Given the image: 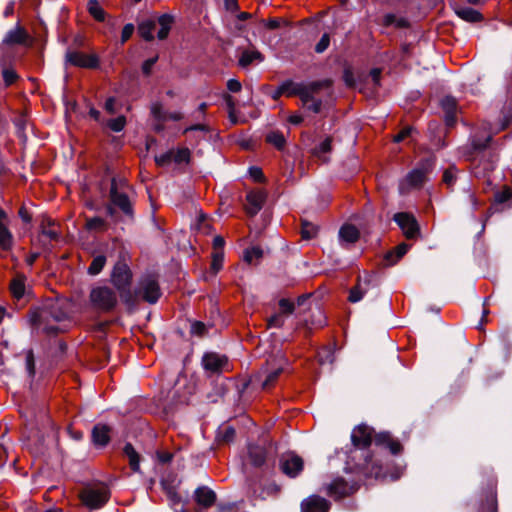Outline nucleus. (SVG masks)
<instances>
[{
	"mask_svg": "<svg viewBox=\"0 0 512 512\" xmlns=\"http://www.w3.org/2000/svg\"><path fill=\"white\" fill-rule=\"evenodd\" d=\"M320 84L318 82H313L310 84H304L299 97L303 103V105H307L314 98V94L319 90Z\"/></svg>",
	"mask_w": 512,
	"mask_h": 512,
	"instance_id": "nucleus-32",
	"label": "nucleus"
},
{
	"mask_svg": "<svg viewBox=\"0 0 512 512\" xmlns=\"http://www.w3.org/2000/svg\"><path fill=\"white\" fill-rule=\"evenodd\" d=\"M224 260V254L222 251H215L212 256L211 269L214 273H217L221 268Z\"/></svg>",
	"mask_w": 512,
	"mask_h": 512,
	"instance_id": "nucleus-45",
	"label": "nucleus"
},
{
	"mask_svg": "<svg viewBox=\"0 0 512 512\" xmlns=\"http://www.w3.org/2000/svg\"><path fill=\"white\" fill-rule=\"evenodd\" d=\"M105 263H106L105 256L98 255V256L94 257L89 268H88V273L91 275L99 274L102 271L103 267L105 266Z\"/></svg>",
	"mask_w": 512,
	"mask_h": 512,
	"instance_id": "nucleus-39",
	"label": "nucleus"
},
{
	"mask_svg": "<svg viewBox=\"0 0 512 512\" xmlns=\"http://www.w3.org/2000/svg\"><path fill=\"white\" fill-rule=\"evenodd\" d=\"M278 362L279 363L270 371L265 370L266 377L262 383V387L264 389L271 387L275 383L279 375L284 371V365L287 363V361L284 358H280L278 359Z\"/></svg>",
	"mask_w": 512,
	"mask_h": 512,
	"instance_id": "nucleus-24",
	"label": "nucleus"
},
{
	"mask_svg": "<svg viewBox=\"0 0 512 512\" xmlns=\"http://www.w3.org/2000/svg\"><path fill=\"white\" fill-rule=\"evenodd\" d=\"M380 76H381V69L374 68L370 71V77L372 78V81L375 86L379 85L380 82Z\"/></svg>",
	"mask_w": 512,
	"mask_h": 512,
	"instance_id": "nucleus-64",
	"label": "nucleus"
},
{
	"mask_svg": "<svg viewBox=\"0 0 512 512\" xmlns=\"http://www.w3.org/2000/svg\"><path fill=\"white\" fill-rule=\"evenodd\" d=\"M135 27L132 23L126 24L121 32V43L124 44L133 35Z\"/></svg>",
	"mask_w": 512,
	"mask_h": 512,
	"instance_id": "nucleus-50",
	"label": "nucleus"
},
{
	"mask_svg": "<svg viewBox=\"0 0 512 512\" xmlns=\"http://www.w3.org/2000/svg\"><path fill=\"white\" fill-rule=\"evenodd\" d=\"M319 362L321 364H325L327 362L332 363L333 362V356L329 350H324L318 354Z\"/></svg>",
	"mask_w": 512,
	"mask_h": 512,
	"instance_id": "nucleus-61",
	"label": "nucleus"
},
{
	"mask_svg": "<svg viewBox=\"0 0 512 512\" xmlns=\"http://www.w3.org/2000/svg\"><path fill=\"white\" fill-rule=\"evenodd\" d=\"M9 217L7 213L0 208V248L3 250H10L13 246V235L9 230Z\"/></svg>",
	"mask_w": 512,
	"mask_h": 512,
	"instance_id": "nucleus-14",
	"label": "nucleus"
},
{
	"mask_svg": "<svg viewBox=\"0 0 512 512\" xmlns=\"http://www.w3.org/2000/svg\"><path fill=\"white\" fill-rule=\"evenodd\" d=\"M26 38V32L22 28L16 27L7 32L3 43L7 45L22 44L26 41Z\"/></svg>",
	"mask_w": 512,
	"mask_h": 512,
	"instance_id": "nucleus-28",
	"label": "nucleus"
},
{
	"mask_svg": "<svg viewBox=\"0 0 512 512\" xmlns=\"http://www.w3.org/2000/svg\"><path fill=\"white\" fill-rule=\"evenodd\" d=\"M283 324L284 320L280 314H275L268 320V327H282Z\"/></svg>",
	"mask_w": 512,
	"mask_h": 512,
	"instance_id": "nucleus-57",
	"label": "nucleus"
},
{
	"mask_svg": "<svg viewBox=\"0 0 512 512\" xmlns=\"http://www.w3.org/2000/svg\"><path fill=\"white\" fill-rule=\"evenodd\" d=\"M512 197V191L509 188H505L495 194V200L498 203H504Z\"/></svg>",
	"mask_w": 512,
	"mask_h": 512,
	"instance_id": "nucleus-54",
	"label": "nucleus"
},
{
	"mask_svg": "<svg viewBox=\"0 0 512 512\" xmlns=\"http://www.w3.org/2000/svg\"><path fill=\"white\" fill-rule=\"evenodd\" d=\"M491 139H492L491 136H488L483 141L482 140H474L473 141L474 149H476V150L485 149L489 145Z\"/></svg>",
	"mask_w": 512,
	"mask_h": 512,
	"instance_id": "nucleus-62",
	"label": "nucleus"
},
{
	"mask_svg": "<svg viewBox=\"0 0 512 512\" xmlns=\"http://www.w3.org/2000/svg\"><path fill=\"white\" fill-rule=\"evenodd\" d=\"M371 278L369 274H365L364 277H358L356 285L350 289L348 300L351 303H357L363 299L371 287Z\"/></svg>",
	"mask_w": 512,
	"mask_h": 512,
	"instance_id": "nucleus-15",
	"label": "nucleus"
},
{
	"mask_svg": "<svg viewBox=\"0 0 512 512\" xmlns=\"http://www.w3.org/2000/svg\"><path fill=\"white\" fill-rule=\"evenodd\" d=\"M339 237L343 242L354 243L359 238V231L355 226L346 224L341 227Z\"/></svg>",
	"mask_w": 512,
	"mask_h": 512,
	"instance_id": "nucleus-31",
	"label": "nucleus"
},
{
	"mask_svg": "<svg viewBox=\"0 0 512 512\" xmlns=\"http://www.w3.org/2000/svg\"><path fill=\"white\" fill-rule=\"evenodd\" d=\"M267 194L264 190L257 189L247 193L246 211L250 216L256 215L263 207Z\"/></svg>",
	"mask_w": 512,
	"mask_h": 512,
	"instance_id": "nucleus-13",
	"label": "nucleus"
},
{
	"mask_svg": "<svg viewBox=\"0 0 512 512\" xmlns=\"http://www.w3.org/2000/svg\"><path fill=\"white\" fill-rule=\"evenodd\" d=\"M26 370L29 376L33 377L35 374L34 355L31 350L26 353Z\"/></svg>",
	"mask_w": 512,
	"mask_h": 512,
	"instance_id": "nucleus-51",
	"label": "nucleus"
},
{
	"mask_svg": "<svg viewBox=\"0 0 512 512\" xmlns=\"http://www.w3.org/2000/svg\"><path fill=\"white\" fill-rule=\"evenodd\" d=\"M242 88L241 83L237 79H229L227 82V89L230 92H239Z\"/></svg>",
	"mask_w": 512,
	"mask_h": 512,
	"instance_id": "nucleus-60",
	"label": "nucleus"
},
{
	"mask_svg": "<svg viewBox=\"0 0 512 512\" xmlns=\"http://www.w3.org/2000/svg\"><path fill=\"white\" fill-rule=\"evenodd\" d=\"M139 294L145 301L156 303L161 295L156 279L151 276L143 278L139 285Z\"/></svg>",
	"mask_w": 512,
	"mask_h": 512,
	"instance_id": "nucleus-9",
	"label": "nucleus"
},
{
	"mask_svg": "<svg viewBox=\"0 0 512 512\" xmlns=\"http://www.w3.org/2000/svg\"><path fill=\"white\" fill-rule=\"evenodd\" d=\"M279 306L281 308V311L286 314H291L295 309L294 303L284 298L279 301Z\"/></svg>",
	"mask_w": 512,
	"mask_h": 512,
	"instance_id": "nucleus-55",
	"label": "nucleus"
},
{
	"mask_svg": "<svg viewBox=\"0 0 512 512\" xmlns=\"http://www.w3.org/2000/svg\"><path fill=\"white\" fill-rule=\"evenodd\" d=\"M329 44H330L329 34L325 33L322 35L319 42L316 44L315 51L317 53H323L329 47Z\"/></svg>",
	"mask_w": 512,
	"mask_h": 512,
	"instance_id": "nucleus-49",
	"label": "nucleus"
},
{
	"mask_svg": "<svg viewBox=\"0 0 512 512\" xmlns=\"http://www.w3.org/2000/svg\"><path fill=\"white\" fill-rule=\"evenodd\" d=\"M374 441L376 445L389 448L392 454H398L402 449L401 444L398 441L392 439L391 435L387 432H382L375 435Z\"/></svg>",
	"mask_w": 512,
	"mask_h": 512,
	"instance_id": "nucleus-19",
	"label": "nucleus"
},
{
	"mask_svg": "<svg viewBox=\"0 0 512 512\" xmlns=\"http://www.w3.org/2000/svg\"><path fill=\"white\" fill-rule=\"evenodd\" d=\"M224 99H225V102H226V105H227V108L229 111V117L233 123H236V118L234 115L235 101H234L233 97L230 95H225Z\"/></svg>",
	"mask_w": 512,
	"mask_h": 512,
	"instance_id": "nucleus-52",
	"label": "nucleus"
},
{
	"mask_svg": "<svg viewBox=\"0 0 512 512\" xmlns=\"http://www.w3.org/2000/svg\"><path fill=\"white\" fill-rule=\"evenodd\" d=\"M65 58L66 63L80 68L93 69L99 66V58L96 54H85L79 51H68Z\"/></svg>",
	"mask_w": 512,
	"mask_h": 512,
	"instance_id": "nucleus-7",
	"label": "nucleus"
},
{
	"mask_svg": "<svg viewBox=\"0 0 512 512\" xmlns=\"http://www.w3.org/2000/svg\"><path fill=\"white\" fill-rule=\"evenodd\" d=\"M172 155H173V149L169 150L163 154L155 156V162L159 166L168 165L169 163L173 162Z\"/></svg>",
	"mask_w": 512,
	"mask_h": 512,
	"instance_id": "nucleus-47",
	"label": "nucleus"
},
{
	"mask_svg": "<svg viewBox=\"0 0 512 512\" xmlns=\"http://www.w3.org/2000/svg\"><path fill=\"white\" fill-rule=\"evenodd\" d=\"M191 152L188 148L182 147L173 150V162L176 164L189 163Z\"/></svg>",
	"mask_w": 512,
	"mask_h": 512,
	"instance_id": "nucleus-38",
	"label": "nucleus"
},
{
	"mask_svg": "<svg viewBox=\"0 0 512 512\" xmlns=\"http://www.w3.org/2000/svg\"><path fill=\"white\" fill-rule=\"evenodd\" d=\"M25 281V275L19 273L16 274L15 277L12 279L10 284V290L15 298L20 299L21 297H23L25 293Z\"/></svg>",
	"mask_w": 512,
	"mask_h": 512,
	"instance_id": "nucleus-29",
	"label": "nucleus"
},
{
	"mask_svg": "<svg viewBox=\"0 0 512 512\" xmlns=\"http://www.w3.org/2000/svg\"><path fill=\"white\" fill-rule=\"evenodd\" d=\"M172 21V17L167 14L161 15L157 19L144 20L138 25V33L146 41H151L154 39L153 32L157 25H159L160 29L157 32V37L160 40H163L168 36L170 32Z\"/></svg>",
	"mask_w": 512,
	"mask_h": 512,
	"instance_id": "nucleus-1",
	"label": "nucleus"
},
{
	"mask_svg": "<svg viewBox=\"0 0 512 512\" xmlns=\"http://www.w3.org/2000/svg\"><path fill=\"white\" fill-rule=\"evenodd\" d=\"M128 188V184L125 180H117L114 178L111 182L110 199L123 213L131 215L132 206L126 192Z\"/></svg>",
	"mask_w": 512,
	"mask_h": 512,
	"instance_id": "nucleus-5",
	"label": "nucleus"
},
{
	"mask_svg": "<svg viewBox=\"0 0 512 512\" xmlns=\"http://www.w3.org/2000/svg\"><path fill=\"white\" fill-rule=\"evenodd\" d=\"M303 85L304 83H296L290 80L285 81L275 91L274 98H277L280 95L299 96L303 89Z\"/></svg>",
	"mask_w": 512,
	"mask_h": 512,
	"instance_id": "nucleus-21",
	"label": "nucleus"
},
{
	"mask_svg": "<svg viewBox=\"0 0 512 512\" xmlns=\"http://www.w3.org/2000/svg\"><path fill=\"white\" fill-rule=\"evenodd\" d=\"M110 498V491L106 486H92L83 489L80 493L82 503L90 509H99Z\"/></svg>",
	"mask_w": 512,
	"mask_h": 512,
	"instance_id": "nucleus-4",
	"label": "nucleus"
},
{
	"mask_svg": "<svg viewBox=\"0 0 512 512\" xmlns=\"http://www.w3.org/2000/svg\"><path fill=\"white\" fill-rule=\"evenodd\" d=\"M308 110L314 112V113H319L320 110H321V106H322V102L321 100H318V99H313L310 103H308L307 105H304Z\"/></svg>",
	"mask_w": 512,
	"mask_h": 512,
	"instance_id": "nucleus-59",
	"label": "nucleus"
},
{
	"mask_svg": "<svg viewBox=\"0 0 512 512\" xmlns=\"http://www.w3.org/2000/svg\"><path fill=\"white\" fill-rule=\"evenodd\" d=\"M196 501L204 507H210L216 500V494L208 487H200L195 492Z\"/></svg>",
	"mask_w": 512,
	"mask_h": 512,
	"instance_id": "nucleus-26",
	"label": "nucleus"
},
{
	"mask_svg": "<svg viewBox=\"0 0 512 512\" xmlns=\"http://www.w3.org/2000/svg\"><path fill=\"white\" fill-rule=\"evenodd\" d=\"M151 114L157 121H167L166 111L163 110L162 104L159 102H155L151 105Z\"/></svg>",
	"mask_w": 512,
	"mask_h": 512,
	"instance_id": "nucleus-41",
	"label": "nucleus"
},
{
	"mask_svg": "<svg viewBox=\"0 0 512 512\" xmlns=\"http://www.w3.org/2000/svg\"><path fill=\"white\" fill-rule=\"evenodd\" d=\"M329 509V501L317 495L308 497L301 504L302 512H328Z\"/></svg>",
	"mask_w": 512,
	"mask_h": 512,
	"instance_id": "nucleus-16",
	"label": "nucleus"
},
{
	"mask_svg": "<svg viewBox=\"0 0 512 512\" xmlns=\"http://www.w3.org/2000/svg\"><path fill=\"white\" fill-rule=\"evenodd\" d=\"M2 75L6 86H10L17 79V74L12 69H4Z\"/></svg>",
	"mask_w": 512,
	"mask_h": 512,
	"instance_id": "nucleus-53",
	"label": "nucleus"
},
{
	"mask_svg": "<svg viewBox=\"0 0 512 512\" xmlns=\"http://www.w3.org/2000/svg\"><path fill=\"white\" fill-rule=\"evenodd\" d=\"M266 141L275 146L277 149H282L285 146L286 139L279 131H271L266 135Z\"/></svg>",
	"mask_w": 512,
	"mask_h": 512,
	"instance_id": "nucleus-36",
	"label": "nucleus"
},
{
	"mask_svg": "<svg viewBox=\"0 0 512 512\" xmlns=\"http://www.w3.org/2000/svg\"><path fill=\"white\" fill-rule=\"evenodd\" d=\"M248 460L251 465L261 467L266 461L265 449L259 445H250L248 447Z\"/></svg>",
	"mask_w": 512,
	"mask_h": 512,
	"instance_id": "nucleus-22",
	"label": "nucleus"
},
{
	"mask_svg": "<svg viewBox=\"0 0 512 512\" xmlns=\"http://www.w3.org/2000/svg\"><path fill=\"white\" fill-rule=\"evenodd\" d=\"M92 440L96 446H106L110 441V428L106 425H96L92 430Z\"/></svg>",
	"mask_w": 512,
	"mask_h": 512,
	"instance_id": "nucleus-20",
	"label": "nucleus"
},
{
	"mask_svg": "<svg viewBox=\"0 0 512 512\" xmlns=\"http://www.w3.org/2000/svg\"><path fill=\"white\" fill-rule=\"evenodd\" d=\"M131 280V274L128 267L125 264H118L114 267L112 273V281L114 285L119 289L123 290L129 286Z\"/></svg>",
	"mask_w": 512,
	"mask_h": 512,
	"instance_id": "nucleus-17",
	"label": "nucleus"
},
{
	"mask_svg": "<svg viewBox=\"0 0 512 512\" xmlns=\"http://www.w3.org/2000/svg\"><path fill=\"white\" fill-rule=\"evenodd\" d=\"M394 220L407 238H415L418 235L419 227L412 215L405 212L397 213Z\"/></svg>",
	"mask_w": 512,
	"mask_h": 512,
	"instance_id": "nucleus-12",
	"label": "nucleus"
},
{
	"mask_svg": "<svg viewBox=\"0 0 512 512\" xmlns=\"http://www.w3.org/2000/svg\"><path fill=\"white\" fill-rule=\"evenodd\" d=\"M90 301L95 308L108 311L117 304V296L113 289L107 286H97L90 292Z\"/></svg>",
	"mask_w": 512,
	"mask_h": 512,
	"instance_id": "nucleus-6",
	"label": "nucleus"
},
{
	"mask_svg": "<svg viewBox=\"0 0 512 512\" xmlns=\"http://www.w3.org/2000/svg\"><path fill=\"white\" fill-rule=\"evenodd\" d=\"M203 368L210 373H221L229 370L228 358L218 353H206L202 358Z\"/></svg>",
	"mask_w": 512,
	"mask_h": 512,
	"instance_id": "nucleus-8",
	"label": "nucleus"
},
{
	"mask_svg": "<svg viewBox=\"0 0 512 512\" xmlns=\"http://www.w3.org/2000/svg\"><path fill=\"white\" fill-rule=\"evenodd\" d=\"M123 452L129 460V465H130L131 469L134 472H139L140 471V465H139L140 458H139V454L136 452L134 447L130 443H127L124 446Z\"/></svg>",
	"mask_w": 512,
	"mask_h": 512,
	"instance_id": "nucleus-33",
	"label": "nucleus"
},
{
	"mask_svg": "<svg viewBox=\"0 0 512 512\" xmlns=\"http://www.w3.org/2000/svg\"><path fill=\"white\" fill-rule=\"evenodd\" d=\"M332 150V138L326 137L318 145L312 149V154L321 160L322 162H328L329 157L327 156Z\"/></svg>",
	"mask_w": 512,
	"mask_h": 512,
	"instance_id": "nucleus-25",
	"label": "nucleus"
},
{
	"mask_svg": "<svg viewBox=\"0 0 512 512\" xmlns=\"http://www.w3.org/2000/svg\"><path fill=\"white\" fill-rule=\"evenodd\" d=\"M126 125V118L124 116H119L114 119H110L107 121V126L114 132H120L124 129Z\"/></svg>",
	"mask_w": 512,
	"mask_h": 512,
	"instance_id": "nucleus-44",
	"label": "nucleus"
},
{
	"mask_svg": "<svg viewBox=\"0 0 512 512\" xmlns=\"http://www.w3.org/2000/svg\"><path fill=\"white\" fill-rule=\"evenodd\" d=\"M301 233L303 238L311 239L316 235L317 227L314 224L303 222Z\"/></svg>",
	"mask_w": 512,
	"mask_h": 512,
	"instance_id": "nucleus-46",
	"label": "nucleus"
},
{
	"mask_svg": "<svg viewBox=\"0 0 512 512\" xmlns=\"http://www.w3.org/2000/svg\"><path fill=\"white\" fill-rule=\"evenodd\" d=\"M87 7H88L89 13L95 20H97V21L105 20L106 13L97 0H89Z\"/></svg>",
	"mask_w": 512,
	"mask_h": 512,
	"instance_id": "nucleus-35",
	"label": "nucleus"
},
{
	"mask_svg": "<svg viewBox=\"0 0 512 512\" xmlns=\"http://www.w3.org/2000/svg\"><path fill=\"white\" fill-rule=\"evenodd\" d=\"M435 158L430 156L423 159L419 166L407 174V176L400 182L399 189L405 192L412 188L420 187L426 180V174L429 169L434 165Z\"/></svg>",
	"mask_w": 512,
	"mask_h": 512,
	"instance_id": "nucleus-3",
	"label": "nucleus"
},
{
	"mask_svg": "<svg viewBox=\"0 0 512 512\" xmlns=\"http://www.w3.org/2000/svg\"><path fill=\"white\" fill-rule=\"evenodd\" d=\"M158 60V56L152 57L144 61L142 64V71L145 75H149L152 71L153 66Z\"/></svg>",
	"mask_w": 512,
	"mask_h": 512,
	"instance_id": "nucleus-56",
	"label": "nucleus"
},
{
	"mask_svg": "<svg viewBox=\"0 0 512 512\" xmlns=\"http://www.w3.org/2000/svg\"><path fill=\"white\" fill-rule=\"evenodd\" d=\"M373 439V429L367 425L357 426L351 434V440L354 447L361 450L364 456L363 463H359V467L366 468L372 461V456L366 451V448L370 446Z\"/></svg>",
	"mask_w": 512,
	"mask_h": 512,
	"instance_id": "nucleus-2",
	"label": "nucleus"
},
{
	"mask_svg": "<svg viewBox=\"0 0 512 512\" xmlns=\"http://www.w3.org/2000/svg\"><path fill=\"white\" fill-rule=\"evenodd\" d=\"M235 429L231 426H225L218 432V439L221 442L229 443L234 439Z\"/></svg>",
	"mask_w": 512,
	"mask_h": 512,
	"instance_id": "nucleus-42",
	"label": "nucleus"
},
{
	"mask_svg": "<svg viewBox=\"0 0 512 512\" xmlns=\"http://www.w3.org/2000/svg\"><path fill=\"white\" fill-rule=\"evenodd\" d=\"M262 257V250L259 247H252L246 249L243 255V259L248 264H251L254 260Z\"/></svg>",
	"mask_w": 512,
	"mask_h": 512,
	"instance_id": "nucleus-40",
	"label": "nucleus"
},
{
	"mask_svg": "<svg viewBox=\"0 0 512 512\" xmlns=\"http://www.w3.org/2000/svg\"><path fill=\"white\" fill-rule=\"evenodd\" d=\"M414 131V129L412 127H406L404 128L403 130H401L395 137H394V141L395 142H401L402 140H404L405 138L409 137L412 132Z\"/></svg>",
	"mask_w": 512,
	"mask_h": 512,
	"instance_id": "nucleus-58",
	"label": "nucleus"
},
{
	"mask_svg": "<svg viewBox=\"0 0 512 512\" xmlns=\"http://www.w3.org/2000/svg\"><path fill=\"white\" fill-rule=\"evenodd\" d=\"M354 490V486L348 484L342 478H336L327 487V492L334 498H342L349 495Z\"/></svg>",
	"mask_w": 512,
	"mask_h": 512,
	"instance_id": "nucleus-18",
	"label": "nucleus"
},
{
	"mask_svg": "<svg viewBox=\"0 0 512 512\" xmlns=\"http://www.w3.org/2000/svg\"><path fill=\"white\" fill-rule=\"evenodd\" d=\"M41 235L49 242L56 241L59 238L60 231L55 222L49 218H45L41 223Z\"/></svg>",
	"mask_w": 512,
	"mask_h": 512,
	"instance_id": "nucleus-23",
	"label": "nucleus"
},
{
	"mask_svg": "<svg viewBox=\"0 0 512 512\" xmlns=\"http://www.w3.org/2000/svg\"><path fill=\"white\" fill-rule=\"evenodd\" d=\"M409 249V245L401 243L394 250L389 251L385 255V261L387 265L395 264L401 257H403Z\"/></svg>",
	"mask_w": 512,
	"mask_h": 512,
	"instance_id": "nucleus-34",
	"label": "nucleus"
},
{
	"mask_svg": "<svg viewBox=\"0 0 512 512\" xmlns=\"http://www.w3.org/2000/svg\"><path fill=\"white\" fill-rule=\"evenodd\" d=\"M40 318L43 321L50 319L55 322H62L68 318V304L65 302H54L42 310Z\"/></svg>",
	"mask_w": 512,
	"mask_h": 512,
	"instance_id": "nucleus-10",
	"label": "nucleus"
},
{
	"mask_svg": "<svg viewBox=\"0 0 512 512\" xmlns=\"http://www.w3.org/2000/svg\"><path fill=\"white\" fill-rule=\"evenodd\" d=\"M249 173L251 177L256 181H262L264 179L263 172L260 168L251 167Z\"/></svg>",
	"mask_w": 512,
	"mask_h": 512,
	"instance_id": "nucleus-63",
	"label": "nucleus"
},
{
	"mask_svg": "<svg viewBox=\"0 0 512 512\" xmlns=\"http://www.w3.org/2000/svg\"><path fill=\"white\" fill-rule=\"evenodd\" d=\"M207 332V326L200 321L191 323V333L196 336H203Z\"/></svg>",
	"mask_w": 512,
	"mask_h": 512,
	"instance_id": "nucleus-48",
	"label": "nucleus"
},
{
	"mask_svg": "<svg viewBox=\"0 0 512 512\" xmlns=\"http://www.w3.org/2000/svg\"><path fill=\"white\" fill-rule=\"evenodd\" d=\"M455 14L464 21L467 22H478L482 19V15L471 7H460L454 8Z\"/></svg>",
	"mask_w": 512,
	"mask_h": 512,
	"instance_id": "nucleus-27",
	"label": "nucleus"
},
{
	"mask_svg": "<svg viewBox=\"0 0 512 512\" xmlns=\"http://www.w3.org/2000/svg\"><path fill=\"white\" fill-rule=\"evenodd\" d=\"M86 228L89 231L101 232L106 230L107 223L101 217H93L86 220Z\"/></svg>",
	"mask_w": 512,
	"mask_h": 512,
	"instance_id": "nucleus-37",
	"label": "nucleus"
},
{
	"mask_svg": "<svg viewBox=\"0 0 512 512\" xmlns=\"http://www.w3.org/2000/svg\"><path fill=\"white\" fill-rule=\"evenodd\" d=\"M481 512H497L496 493L493 490L487 496L486 505L481 508Z\"/></svg>",
	"mask_w": 512,
	"mask_h": 512,
	"instance_id": "nucleus-43",
	"label": "nucleus"
},
{
	"mask_svg": "<svg viewBox=\"0 0 512 512\" xmlns=\"http://www.w3.org/2000/svg\"><path fill=\"white\" fill-rule=\"evenodd\" d=\"M263 60L264 56L258 50H244L239 58V65L247 67L254 61L262 62Z\"/></svg>",
	"mask_w": 512,
	"mask_h": 512,
	"instance_id": "nucleus-30",
	"label": "nucleus"
},
{
	"mask_svg": "<svg viewBox=\"0 0 512 512\" xmlns=\"http://www.w3.org/2000/svg\"><path fill=\"white\" fill-rule=\"evenodd\" d=\"M280 468L284 474L294 478L303 470V460L293 453L285 454L280 460Z\"/></svg>",
	"mask_w": 512,
	"mask_h": 512,
	"instance_id": "nucleus-11",
	"label": "nucleus"
}]
</instances>
